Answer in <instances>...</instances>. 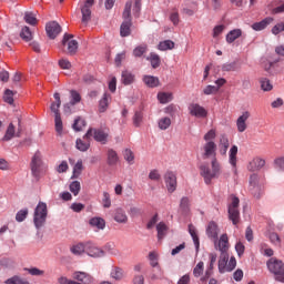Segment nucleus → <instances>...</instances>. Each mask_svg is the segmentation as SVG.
Wrapping results in <instances>:
<instances>
[{
    "instance_id": "1",
    "label": "nucleus",
    "mask_w": 284,
    "mask_h": 284,
    "mask_svg": "<svg viewBox=\"0 0 284 284\" xmlns=\"http://www.w3.org/2000/svg\"><path fill=\"white\" fill-rule=\"evenodd\" d=\"M200 174L203 176L204 183L210 185L213 179H219V176H221V163L217 159H213L211 161V169L205 164L200 166Z\"/></svg>"
},
{
    "instance_id": "2",
    "label": "nucleus",
    "mask_w": 284,
    "mask_h": 284,
    "mask_svg": "<svg viewBox=\"0 0 284 284\" xmlns=\"http://www.w3.org/2000/svg\"><path fill=\"white\" fill-rule=\"evenodd\" d=\"M47 219H48V204H45V202H39L33 213V223L37 230H41V227L45 225Z\"/></svg>"
},
{
    "instance_id": "3",
    "label": "nucleus",
    "mask_w": 284,
    "mask_h": 284,
    "mask_svg": "<svg viewBox=\"0 0 284 284\" xmlns=\"http://www.w3.org/2000/svg\"><path fill=\"white\" fill-rule=\"evenodd\" d=\"M267 268L272 274H274L275 281H278L280 283H284V263H283V261L272 257L267 262Z\"/></svg>"
},
{
    "instance_id": "4",
    "label": "nucleus",
    "mask_w": 284,
    "mask_h": 284,
    "mask_svg": "<svg viewBox=\"0 0 284 284\" xmlns=\"http://www.w3.org/2000/svg\"><path fill=\"white\" fill-rule=\"evenodd\" d=\"M93 136L94 141L105 145L108 143V136H110V131L105 129H89L84 134L83 139H90Z\"/></svg>"
},
{
    "instance_id": "5",
    "label": "nucleus",
    "mask_w": 284,
    "mask_h": 284,
    "mask_svg": "<svg viewBox=\"0 0 284 284\" xmlns=\"http://www.w3.org/2000/svg\"><path fill=\"white\" fill-rule=\"evenodd\" d=\"M239 203H241L239 197L233 196L232 202L229 205V219L230 221H232L233 225H239L241 221V212L239 211Z\"/></svg>"
},
{
    "instance_id": "6",
    "label": "nucleus",
    "mask_w": 284,
    "mask_h": 284,
    "mask_svg": "<svg viewBox=\"0 0 284 284\" xmlns=\"http://www.w3.org/2000/svg\"><path fill=\"white\" fill-rule=\"evenodd\" d=\"M72 39H74V36L70 33H65L62 39V45H67V53H69L70 57H74L79 50V42Z\"/></svg>"
},
{
    "instance_id": "7",
    "label": "nucleus",
    "mask_w": 284,
    "mask_h": 284,
    "mask_svg": "<svg viewBox=\"0 0 284 284\" xmlns=\"http://www.w3.org/2000/svg\"><path fill=\"white\" fill-rule=\"evenodd\" d=\"M248 192L254 199H261L263 194V187L258 184V175L252 174L250 178Z\"/></svg>"
},
{
    "instance_id": "8",
    "label": "nucleus",
    "mask_w": 284,
    "mask_h": 284,
    "mask_svg": "<svg viewBox=\"0 0 284 284\" xmlns=\"http://www.w3.org/2000/svg\"><path fill=\"white\" fill-rule=\"evenodd\" d=\"M203 159H216V143L214 141H209L203 145Z\"/></svg>"
},
{
    "instance_id": "9",
    "label": "nucleus",
    "mask_w": 284,
    "mask_h": 284,
    "mask_svg": "<svg viewBox=\"0 0 284 284\" xmlns=\"http://www.w3.org/2000/svg\"><path fill=\"white\" fill-rule=\"evenodd\" d=\"M87 254L92 258H101V256H105V251L101 250L92 242H87Z\"/></svg>"
},
{
    "instance_id": "10",
    "label": "nucleus",
    "mask_w": 284,
    "mask_h": 284,
    "mask_svg": "<svg viewBox=\"0 0 284 284\" xmlns=\"http://www.w3.org/2000/svg\"><path fill=\"white\" fill-rule=\"evenodd\" d=\"M189 112L191 116H196L197 119H205L207 116V110L201 106L199 103H192L189 105Z\"/></svg>"
},
{
    "instance_id": "11",
    "label": "nucleus",
    "mask_w": 284,
    "mask_h": 284,
    "mask_svg": "<svg viewBox=\"0 0 284 284\" xmlns=\"http://www.w3.org/2000/svg\"><path fill=\"white\" fill-rule=\"evenodd\" d=\"M94 6V0H85L84 4L81 7L82 12V23H88L92 19L91 8Z\"/></svg>"
},
{
    "instance_id": "12",
    "label": "nucleus",
    "mask_w": 284,
    "mask_h": 284,
    "mask_svg": "<svg viewBox=\"0 0 284 284\" xmlns=\"http://www.w3.org/2000/svg\"><path fill=\"white\" fill-rule=\"evenodd\" d=\"M72 278L73 281H78V283H81V284L94 283V277H92V275L81 271L73 272Z\"/></svg>"
},
{
    "instance_id": "13",
    "label": "nucleus",
    "mask_w": 284,
    "mask_h": 284,
    "mask_svg": "<svg viewBox=\"0 0 284 284\" xmlns=\"http://www.w3.org/2000/svg\"><path fill=\"white\" fill-rule=\"evenodd\" d=\"M45 31L49 37V39H54L55 37H59L61 34V24L57 21H51L47 23Z\"/></svg>"
},
{
    "instance_id": "14",
    "label": "nucleus",
    "mask_w": 284,
    "mask_h": 284,
    "mask_svg": "<svg viewBox=\"0 0 284 284\" xmlns=\"http://www.w3.org/2000/svg\"><path fill=\"white\" fill-rule=\"evenodd\" d=\"M164 181L168 187V192H170V194L176 192V174H174V172H166L164 174Z\"/></svg>"
},
{
    "instance_id": "15",
    "label": "nucleus",
    "mask_w": 284,
    "mask_h": 284,
    "mask_svg": "<svg viewBox=\"0 0 284 284\" xmlns=\"http://www.w3.org/2000/svg\"><path fill=\"white\" fill-rule=\"evenodd\" d=\"M215 250H219L221 254H227V250H230V239L227 234H222L217 244L215 243Z\"/></svg>"
},
{
    "instance_id": "16",
    "label": "nucleus",
    "mask_w": 284,
    "mask_h": 284,
    "mask_svg": "<svg viewBox=\"0 0 284 284\" xmlns=\"http://www.w3.org/2000/svg\"><path fill=\"white\" fill-rule=\"evenodd\" d=\"M251 114L248 111H245L240 115L236 120L237 132H245L247 130V119H250Z\"/></svg>"
},
{
    "instance_id": "17",
    "label": "nucleus",
    "mask_w": 284,
    "mask_h": 284,
    "mask_svg": "<svg viewBox=\"0 0 284 284\" xmlns=\"http://www.w3.org/2000/svg\"><path fill=\"white\" fill-rule=\"evenodd\" d=\"M262 168H265V161L261 158H254L247 165L250 172H258Z\"/></svg>"
},
{
    "instance_id": "18",
    "label": "nucleus",
    "mask_w": 284,
    "mask_h": 284,
    "mask_svg": "<svg viewBox=\"0 0 284 284\" xmlns=\"http://www.w3.org/2000/svg\"><path fill=\"white\" fill-rule=\"evenodd\" d=\"M272 23H274V18L267 17L260 22L253 23L252 29L255 30V32H261V30H265V28H267V26H270Z\"/></svg>"
},
{
    "instance_id": "19",
    "label": "nucleus",
    "mask_w": 284,
    "mask_h": 284,
    "mask_svg": "<svg viewBox=\"0 0 284 284\" xmlns=\"http://www.w3.org/2000/svg\"><path fill=\"white\" fill-rule=\"evenodd\" d=\"M206 235L209 239H213V241H216L219 239V225L216 222L211 221L206 227Z\"/></svg>"
},
{
    "instance_id": "20",
    "label": "nucleus",
    "mask_w": 284,
    "mask_h": 284,
    "mask_svg": "<svg viewBox=\"0 0 284 284\" xmlns=\"http://www.w3.org/2000/svg\"><path fill=\"white\" fill-rule=\"evenodd\" d=\"M227 261H230V254L229 253H221L220 260H219V272H220V274H225V272H227Z\"/></svg>"
},
{
    "instance_id": "21",
    "label": "nucleus",
    "mask_w": 284,
    "mask_h": 284,
    "mask_svg": "<svg viewBox=\"0 0 284 284\" xmlns=\"http://www.w3.org/2000/svg\"><path fill=\"white\" fill-rule=\"evenodd\" d=\"M220 154H222V156H225L227 154V150L230 149V139H227V135H221L220 136Z\"/></svg>"
},
{
    "instance_id": "22",
    "label": "nucleus",
    "mask_w": 284,
    "mask_h": 284,
    "mask_svg": "<svg viewBox=\"0 0 284 284\" xmlns=\"http://www.w3.org/2000/svg\"><path fill=\"white\" fill-rule=\"evenodd\" d=\"M53 99L55 102L51 104L50 110L53 112L54 116H61V113L59 112V108H61V94L54 93Z\"/></svg>"
},
{
    "instance_id": "23",
    "label": "nucleus",
    "mask_w": 284,
    "mask_h": 284,
    "mask_svg": "<svg viewBox=\"0 0 284 284\" xmlns=\"http://www.w3.org/2000/svg\"><path fill=\"white\" fill-rule=\"evenodd\" d=\"M113 219L116 223H128V214L123 209H115Z\"/></svg>"
},
{
    "instance_id": "24",
    "label": "nucleus",
    "mask_w": 284,
    "mask_h": 284,
    "mask_svg": "<svg viewBox=\"0 0 284 284\" xmlns=\"http://www.w3.org/2000/svg\"><path fill=\"white\" fill-rule=\"evenodd\" d=\"M243 37V30L233 29L226 34V42L234 43L236 39H241Z\"/></svg>"
},
{
    "instance_id": "25",
    "label": "nucleus",
    "mask_w": 284,
    "mask_h": 284,
    "mask_svg": "<svg viewBox=\"0 0 284 284\" xmlns=\"http://www.w3.org/2000/svg\"><path fill=\"white\" fill-rule=\"evenodd\" d=\"M146 61H150L151 68H153V70H156V68L161 67V57L155 52H151L150 55L146 57Z\"/></svg>"
},
{
    "instance_id": "26",
    "label": "nucleus",
    "mask_w": 284,
    "mask_h": 284,
    "mask_svg": "<svg viewBox=\"0 0 284 284\" xmlns=\"http://www.w3.org/2000/svg\"><path fill=\"white\" fill-rule=\"evenodd\" d=\"M39 168H41V154L36 153L31 161V171L33 174H39Z\"/></svg>"
},
{
    "instance_id": "27",
    "label": "nucleus",
    "mask_w": 284,
    "mask_h": 284,
    "mask_svg": "<svg viewBox=\"0 0 284 284\" xmlns=\"http://www.w3.org/2000/svg\"><path fill=\"white\" fill-rule=\"evenodd\" d=\"M88 242L85 243H78L73 246H71V253L75 256H81L84 252L87 253Z\"/></svg>"
},
{
    "instance_id": "28",
    "label": "nucleus",
    "mask_w": 284,
    "mask_h": 284,
    "mask_svg": "<svg viewBox=\"0 0 284 284\" xmlns=\"http://www.w3.org/2000/svg\"><path fill=\"white\" fill-rule=\"evenodd\" d=\"M143 82L148 88H159V78L154 75H144L143 77Z\"/></svg>"
},
{
    "instance_id": "29",
    "label": "nucleus",
    "mask_w": 284,
    "mask_h": 284,
    "mask_svg": "<svg viewBox=\"0 0 284 284\" xmlns=\"http://www.w3.org/2000/svg\"><path fill=\"white\" fill-rule=\"evenodd\" d=\"M130 28H132V20H124L120 27L121 37H130Z\"/></svg>"
},
{
    "instance_id": "30",
    "label": "nucleus",
    "mask_w": 284,
    "mask_h": 284,
    "mask_svg": "<svg viewBox=\"0 0 284 284\" xmlns=\"http://www.w3.org/2000/svg\"><path fill=\"white\" fill-rule=\"evenodd\" d=\"M17 136V131L13 123H10L7 128V131L2 138V141H12Z\"/></svg>"
},
{
    "instance_id": "31",
    "label": "nucleus",
    "mask_w": 284,
    "mask_h": 284,
    "mask_svg": "<svg viewBox=\"0 0 284 284\" xmlns=\"http://www.w3.org/2000/svg\"><path fill=\"white\" fill-rule=\"evenodd\" d=\"M90 225L97 227V230H105V220L102 217H92L90 220Z\"/></svg>"
},
{
    "instance_id": "32",
    "label": "nucleus",
    "mask_w": 284,
    "mask_h": 284,
    "mask_svg": "<svg viewBox=\"0 0 284 284\" xmlns=\"http://www.w3.org/2000/svg\"><path fill=\"white\" fill-rule=\"evenodd\" d=\"M158 50H160L161 52H165L166 50H174V41L172 40L161 41L158 44Z\"/></svg>"
},
{
    "instance_id": "33",
    "label": "nucleus",
    "mask_w": 284,
    "mask_h": 284,
    "mask_svg": "<svg viewBox=\"0 0 284 284\" xmlns=\"http://www.w3.org/2000/svg\"><path fill=\"white\" fill-rule=\"evenodd\" d=\"M189 233L192 236L196 250H199L201 243L199 241V235L196 234V227L194 226V224H189Z\"/></svg>"
},
{
    "instance_id": "34",
    "label": "nucleus",
    "mask_w": 284,
    "mask_h": 284,
    "mask_svg": "<svg viewBox=\"0 0 284 284\" xmlns=\"http://www.w3.org/2000/svg\"><path fill=\"white\" fill-rule=\"evenodd\" d=\"M75 148L80 152H88V150H90V139H87V142L81 139H78L75 142Z\"/></svg>"
},
{
    "instance_id": "35",
    "label": "nucleus",
    "mask_w": 284,
    "mask_h": 284,
    "mask_svg": "<svg viewBox=\"0 0 284 284\" xmlns=\"http://www.w3.org/2000/svg\"><path fill=\"white\" fill-rule=\"evenodd\" d=\"M110 105V94L104 93L103 98L99 102V112H105Z\"/></svg>"
},
{
    "instance_id": "36",
    "label": "nucleus",
    "mask_w": 284,
    "mask_h": 284,
    "mask_svg": "<svg viewBox=\"0 0 284 284\" xmlns=\"http://www.w3.org/2000/svg\"><path fill=\"white\" fill-rule=\"evenodd\" d=\"M122 83L124 85H132L134 83V74L130 71H123L122 72Z\"/></svg>"
},
{
    "instance_id": "37",
    "label": "nucleus",
    "mask_w": 284,
    "mask_h": 284,
    "mask_svg": "<svg viewBox=\"0 0 284 284\" xmlns=\"http://www.w3.org/2000/svg\"><path fill=\"white\" fill-rule=\"evenodd\" d=\"M85 125H88V123L85 122V120L81 116H78L75 120H74V123L72 125L73 130L75 132H81V130H83V128H85Z\"/></svg>"
},
{
    "instance_id": "38",
    "label": "nucleus",
    "mask_w": 284,
    "mask_h": 284,
    "mask_svg": "<svg viewBox=\"0 0 284 284\" xmlns=\"http://www.w3.org/2000/svg\"><path fill=\"white\" fill-rule=\"evenodd\" d=\"M108 163L109 165H116L119 163V154L113 149L108 151Z\"/></svg>"
},
{
    "instance_id": "39",
    "label": "nucleus",
    "mask_w": 284,
    "mask_h": 284,
    "mask_svg": "<svg viewBox=\"0 0 284 284\" xmlns=\"http://www.w3.org/2000/svg\"><path fill=\"white\" fill-rule=\"evenodd\" d=\"M236 154H239V146L233 145L230 149V153H229L230 163L233 168H235L236 165Z\"/></svg>"
},
{
    "instance_id": "40",
    "label": "nucleus",
    "mask_w": 284,
    "mask_h": 284,
    "mask_svg": "<svg viewBox=\"0 0 284 284\" xmlns=\"http://www.w3.org/2000/svg\"><path fill=\"white\" fill-rule=\"evenodd\" d=\"M156 230H158V239L159 241H161L162 239H164L165 234H168V225H165V223L160 222L156 225Z\"/></svg>"
},
{
    "instance_id": "41",
    "label": "nucleus",
    "mask_w": 284,
    "mask_h": 284,
    "mask_svg": "<svg viewBox=\"0 0 284 284\" xmlns=\"http://www.w3.org/2000/svg\"><path fill=\"white\" fill-rule=\"evenodd\" d=\"M131 12H132V1H128L125 3L124 11L122 13L124 21H132Z\"/></svg>"
},
{
    "instance_id": "42",
    "label": "nucleus",
    "mask_w": 284,
    "mask_h": 284,
    "mask_svg": "<svg viewBox=\"0 0 284 284\" xmlns=\"http://www.w3.org/2000/svg\"><path fill=\"white\" fill-rule=\"evenodd\" d=\"M24 21L29 26H37V23H39V20H37V16L29 11L24 13Z\"/></svg>"
},
{
    "instance_id": "43",
    "label": "nucleus",
    "mask_w": 284,
    "mask_h": 284,
    "mask_svg": "<svg viewBox=\"0 0 284 284\" xmlns=\"http://www.w3.org/2000/svg\"><path fill=\"white\" fill-rule=\"evenodd\" d=\"M170 125H172V119L168 116L161 118L158 122V126L160 130H168Z\"/></svg>"
},
{
    "instance_id": "44",
    "label": "nucleus",
    "mask_w": 284,
    "mask_h": 284,
    "mask_svg": "<svg viewBox=\"0 0 284 284\" xmlns=\"http://www.w3.org/2000/svg\"><path fill=\"white\" fill-rule=\"evenodd\" d=\"M236 70H239V64L236 63V61L227 62L222 65L223 72H236Z\"/></svg>"
},
{
    "instance_id": "45",
    "label": "nucleus",
    "mask_w": 284,
    "mask_h": 284,
    "mask_svg": "<svg viewBox=\"0 0 284 284\" xmlns=\"http://www.w3.org/2000/svg\"><path fill=\"white\" fill-rule=\"evenodd\" d=\"M148 52V44H141L133 50V57L136 59L143 57Z\"/></svg>"
},
{
    "instance_id": "46",
    "label": "nucleus",
    "mask_w": 284,
    "mask_h": 284,
    "mask_svg": "<svg viewBox=\"0 0 284 284\" xmlns=\"http://www.w3.org/2000/svg\"><path fill=\"white\" fill-rule=\"evenodd\" d=\"M180 210L184 212V214H187V212H190V197L184 196L181 199Z\"/></svg>"
},
{
    "instance_id": "47",
    "label": "nucleus",
    "mask_w": 284,
    "mask_h": 284,
    "mask_svg": "<svg viewBox=\"0 0 284 284\" xmlns=\"http://www.w3.org/2000/svg\"><path fill=\"white\" fill-rule=\"evenodd\" d=\"M261 88L264 92H270L273 90L272 82L267 78H261L260 79Z\"/></svg>"
},
{
    "instance_id": "48",
    "label": "nucleus",
    "mask_w": 284,
    "mask_h": 284,
    "mask_svg": "<svg viewBox=\"0 0 284 284\" xmlns=\"http://www.w3.org/2000/svg\"><path fill=\"white\" fill-rule=\"evenodd\" d=\"M158 101H160V103H170V101H172V93H168V92H160L158 93Z\"/></svg>"
},
{
    "instance_id": "49",
    "label": "nucleus",
    "mask_w": 284,
    "mask_h": 284,
    "mask_svg": "<svg viewBox=\"0 0 284 284\" xmlns=\"http://www.w3.org/2000/svg\"><path fill=\"white\" fill-rule=\"evenodd\" d=\"M81 172H83V161L79 160L73 168V178L79 179V176H81Z\"/></svg>"
},
{
    "instance_id": "50",
    "label": "nucleus",
    "mask_w": 284,
    "mask_h": 284,
    "mask_svg": "<svg viewBox=\"0 0 284 284\" xmlns=\"http://www.w3.org/2000/svg\"><path fill=\"white\" fill-rule=\"evenodd\" d=\"M142 123H143V112L136 111L133 115V125L135 128H141Z\"/></svg>"
},
{
    "instance_id": "51",
    "label": "nucleus",
    "mask_w": 284,
    "mask_h": 284,
    "mask_svg": "<svg viewBox=\"0 0 284 284\" xmlns=\"http://www.w3.org/2000/svg\"><path fill=\"white\" fill-rule=\"evenodd\" d=\"M20 37L23 41H32V31H30L29 27H24L20 32Z\"/></svg>"
},
{
    "instance_id": "52",
    "label": "nucleus",
    "mask_w": 284,
    "mask_h": 284,
    "mask_svg": "<svg viewBox=\"0 0 284 284\" xmlns=\"http://www.w3.org/2000/svg\"><path fill=\"white\" fill-rule=\"evenodd\" d=\"M151 278L152 281H160L163 278V270H161V266H156L152 270Z\"/></svg>"
},
{
    "instance_id": "53",
    "label": "nucleus",
    "mask_w": 284,
    "mask_h": 284,
    "mask_svg": "<svg viewBox=\"0 0 284 284\" xmlns=\"http://www.w3.org/2000/svg\"><path fill=\"white\" fill-rule=\"evenodd\" d=\"M14 91L7 89L4 91L3 100L6 103H9V105H12L14 103Z\"/></svg>"
},
{
    "instance_id": "54",
    "label": "nucleus",
    "mask_w": 284,
    "mask_h": 284,
    "mask_svg": "<svg viewBox=\"0 0 284 284\" xmlns=\"http://www.w3.org/2000/svg\"><path fill=\"white\" fill-rule=\"evenodd\" d=\"M70 192H72V194L74 196H78L79 193L81 192V182L79 181H73L70 186H69Z\"/></svg>"
},
{
    "instance_id": "55",
    "label": "nucleus",
    "mask_w": 284,
    "mask_h": 284,
    "mask_svg": "<svg viewBox=\"0 0 284 284\" xmlns=\"http://www.w3.org/2000/svg\"><path fill=\"white\" fill-rule=\"evenodd\" d=\"M70 94H71V101H70L71 105H77V103H81V94L79 93V91L71 90Z\"/></svg>"
},
{
    "instance_id": "56",
    "label": "nucleus",
    "mask_w": 284,
    "mask_h": 284,
    "mask_svg": "<svg viewBox=\"0 0 284 284\" xmlns=\"http://www.w3.org/2000/svg\"><path fill=\"white\" fill-rule=\"evenodd\" d=\"M54 125H55V132H58V134H62V132H63V120H61V115H55L54 116Z\"/></svg>"
},
{
    "instance_id": "57",
    "label": "nucleus",
    "mask_w": 284,
    "mask_h": 284,
    "mask_svg": "<svg viewBox=\"0 0 284 284\" xmlns=\"http://www.w3.org/2000/svg\"><path fill=\"white\" fill-rule=\"evenodd\" d=\"M4 283L6 284H30V282H28L19 276L10 277Z\"/></svg>"
},
{
    "instance_id": "58",
    "label": "nucleus",
    "mask_w": 284,
    "mask_h": 284,
    "mask_svg": "<svg viewBox=\"0 0 284 284\" xmlns=\"http://www.w3.org/2000/svg\"><path fill=\"white\" fill-rule=\"evenodd\" d=\"M204 267H205V263L203 262H199L196 264V266L193 268V275L195 276V278H199V276L203 274Z\"/></svg>"
},
{
    "instance_id": "59",
    "label": "nucleus",
    "mask_w": 284,
    "mask_h": 284,
    "mask_svg": "<svg viewBox=\"0 0 284 284\" xmlns=\"http://www.w3.org/2000/svg\"><path fill=\"white\" fill-rule=\"evenodd\" d=\"M28 209H22L16 214V221L18 223H23L24 219H28Z\"/></svg>"
},
{
    "instance_id": "60",
    "label": "nucleus",
    "mask_w": 284,
    "mask_h": 284,
    "mask_svg": "<svg viewBox=\"0 0 284 284\" xmlns=\"http://www.w3.org/2000/svg\"><path fill=\"white\" fill-rule=\"evenodd\" d=\"M102 205H103V207H105V209L112 207V200H111V197H110V193L103 192Z\"/></svg>"
},
{
    "instance_id": "61",
    "label": "nucleus",
    "mask_w": 284,
    "mask_h": 284,
    "mask_svg": "<svg viewBox=\"0 0 284 284\" xmlns=\"http://www.w3.org/2000/svg\"><path fill=\"white\" fill-rule=\"evenodd\" d=\"M111 278H114L115 281H121L123 278V270L115 267L111 271Z\"/></svg>"
},
{
    "instance_id": "62",
    "label": "nucleus",
    "mask_w": 284,
    "mask_h": 284,
    "mask_svg": "<svg viewBox=\"0 0 284 284\" xmlns=\"http://www.w3.org/2000/svg\"><path fill=\"white\" fill-rule=\"evenodd\" d=\"M149 179H150V181L159 182V181H161V173L156 169L151 170L149 173Z\"/></svg>"
},
{
    "instance_id": "63",
    "label": "nucleus",
    "mask_w": 284,
    "mask_h": 284,
    "mask_svg": "<svg viewBox=\"0 0 284 284\" xmlns=\"http://www.w3.org/2000/svg\"><path fill=\"white\" fill-rule=\"evenodd\" d=\"M124 159L132 165V163H134V152H132L130 149H126L124 151Z\"/></svg>"
},
{
    "instance_id": "64",
    "label": "nucleus",
    "mask_w": 284,
    "mask_h": 284,
    "mask_svg": "<svg viewBox=\"0 0 284 284\" xmlns=\"http://www.w3.org/2000/svg\"><path fill=\"white\" fill-rule=\"evenodd\" d=\"M284 32V22H280L272 28V34H281Z\"/></svg>"
}]
</instances>
